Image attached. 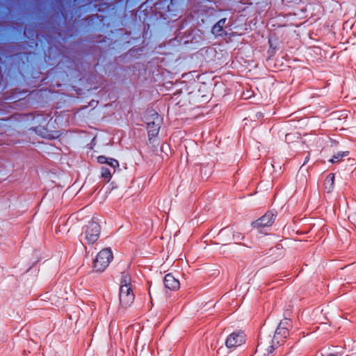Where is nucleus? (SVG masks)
<instances>
[{"label":"nucleus","instance_id":"obj_1","mask_svg":"<svg viewBox=\"0 0 356 356\" xmlns=\"http://www.w3.org/2000/svg\"><path fill=\"white\" fill-rule=\"evenodd\" d=\"M101 227L98 222L95 221H90L83 228V232L80 235V241L83 245L93 244L95 243L100 234Z\"/></svg>","mask_w":356,"mask_h":356},{"label":"nucleus","instance_id":"obj_2","mask_svg":"<svg viewBox=\"0 0 356 356\" xmlns=\"http://www.w3.org/2000/svg\"><path fill=\"white\" fill-rule=\"evenodd\" d=\"M276 341L270 334H260L255 353L259 356H271Z\"/></svg>","mask_w":356,"mask_h":356},{"label":"nucleus","instance_id":"obj_3","mask_svg":"<svg viewBox=\"0 0 356 356\" xmlns=\"http://www.w3.org/2000/svg\"><path fill=\"white\" fill-rule=\"evenodd\" d=\"M97 161L101 164H105L106 166L101 168V176L106 181H109L112 175L115 173L116 168L119 166V163L114 159H108L105 156H99Z\"/></svg>","mask_w":356,"mask_h":356},{"label":"nucleus","instance_id":"obj_4","mask_svg":"<svg viewBox=\"0 0 356 356\" xmlns=\"http://www.w3.org/2000/svg\"><path fill=\"white\" fill-rule=\"evenodd\" d=\"M113 259V254L110 249H103L96 256L93 261V269L97 272L104 271Z\"/></svg>","mask_w":356,"mask_h":356},{"label":"nucleus","instance_id":"obj_5","mask_svg":"<svg viewBox=\"0 0 356 356\" xmlns=\"http://www.w3.org/2000/svg\"><path fill=\"white\" fill-rule=\"evenodd\" d=\"M152 112L149 116L145 117V122L149 136L154 137L159 134L161 119L157 113Z\"/></svg>","mask_w":356,"mask_h":356},{"label":"nucleus","instance_id":"obj_6","mask_svg":"<svg viewBox=\"0 0 356 356\" xmlns=\"http://www.w3.org/2000/svg\"><path fill=\"white\" fill-rule=\"evenodd\" d=\"M120 302L122 307L127 308L134 302L135 295L133 288L124 286L120 289Z\"/></svg>","mask_w":356,"mask_h":356},{"label":"nucleus","instance_id":"obj_7","mask_svg":"<svg viewBox=\"0 0 356 356\" xmlns=\"http://www.w3.org/2000/svg\"><path fill=\"white\" fill-rule=\"evenodd\" d=\"M243 343H245V334L243 332H232L227 337L225 345L228 348H231L239 346Z\"/></svg>","mask_w":356,"mask_h":356},{"label":"nucleus","instance_id":"obj_8","mask_svg":"<svg viewBox=\"0 0 356 356\" xmlns=\"http://www.w3.org/2000/svg\"><path fill=\"white\" fill-rule=\"evenodd\" d=\"M275 216L272 211L266 212L263 216L252 222L254 227H264L270 225L274 220Z\"/></svg>","mask_w":356,"mask_h":356},{"label":"nucleus","instance_id":"obj_9","mask_svg":"<svg viewBox=\"0 0 356 356\" xmlns=\"http://www.w3.org/2000/svg\"><path fill=\"white\" fill-rule=\"evenodd\" d=\"M163 284L165 286L172 291H175L179 289L180 283L172 273H168L165 275L163 279Z\"/></svg>","mask_w":356,"mask_h":356},{"label":"nucleus","instance_id":"obj_10","mask_svg":"<svg viewBox=\"0 0 356 356\" xmlns=\"http://www.w3.org/2000/svg\"><path fill=\"white\" fill-rule=\"evenodd\" d=\"M288 334L289 331L286 327H282V325H278L273 338L276 341V343L279 344L280 341H282L284 339L286 338Z\"/></svg>","mask_w":356,"mask_h":356},{"label":"nucleus","instance_id":"obj_11","mask_svg":"<svg viewBox=\"0 0 356 356\" xmlns=\"http://www.w3.org/2000/svg\"><path fill=\"white\" fill-rule=\"evenodd\" d=\"M324 188L327 193H331L334 189V175L330 173L324 181Z\"/></svg>","mask_w":356,"mask_h":356},{"label":"nucleus","instance_id":"obj_12","mask_svg":"<svg viewBox=\"0 0 356 356\" xmlns=\"http://www.w3.org/2000/svg\"><path fill=\"white\" fill-rule=\"evenodd\" d=\"M225 18L220 19L216 24L213 26L211 29L212 33L216 35H222V32L223 31L222 29L225 24Z\"/></svg>","mask_w":356,"mask_h":356},{"label":"nucleus","instance_id":"obj_13","mask_svg":"<svg viewBox=\"0 0 356 356\" xmlns=\"http://www.w3.org/2000/svg\"><path fill=\"white\" fill-rule=\"evenodd\" d=\"M120 284V288L124 286H127V288H133L131 276L127 272L124 271L122 273Z\"/></svg>","mask_w":356,"mask_h":356},{"label":"nucleus","instance_id":"obj_14","mask_svg":"<svg viewBox=\"0 0 356 356\" xmlns=\"http://www.w3.org/2000/svg\"><path fill=\"white\" fill-rule=\"evenodd\" d=\"M348 152H338L337 154L333 156V157L330 160V161L332 163L339 162L342 159V158L348 156Z\"/></svg>","mask_w":356,"mask_h":356},{"label":"nucleus","instance_id":"obj_15","mask_svg":"<svg viewBox=\"0 0 356 356\" xmlns=\"http://www.w3.org/2000/svg\"><path fill=\"white\" fill-rule=\"evenodd\" d=\"M24 33L27 38H32V40H34V38H38V33L35 31L31 30L27 27L24 29Z\"/></svg>","mask_w":356,"mask_h":356},{"label":"nucleus","instance_id":"obj_16","mask_svg":"<svg viewBox=\"0 0 356 356\" xmlns=\"http://www.w3.org/2000/svg\"><path fill=\"white\" fill-rule=\"evenodd\" d=\"M279 325H282V327H286L289 331V328L291 327V320L288 318H284L280 321Z\"/></svg>","mask_w":356,"mask_h":356},{"label":"nucleus","instance_id":"obj_17","mask_svg":"<svg viewBox=\"0 0 356 356\" xmlns=\"http://www.w3.org/2000/svg\"><path fill=\"white\" fill-rule=\"evenodd\" d=\"M322 356H339L337 353H327L326 355H323Z\"/></svg>","mask_w":356,"mask_h":356},{"label":"nucleus","instance_id":"obj_18","mask_svg":"<svg viewBox=\"0 0 356 356\" xmlns=\"http://www.w3.org/2000/svg\"><path fill=\"white\" fill-rule=\"evenodd\" d=\"M309 156H306L303 165H305L309 161Z\"/></svg>","mask_w":356,"mask_h":356},{"label":"nucleus","instance_id":"obj_19","mask_svg":"<svg viewBox=\"0 0 356 356\" xmlns=\"http://www.w3.org/2000/svg\"><path fill=\"white\" fill-rule=\"evenodd\" d=\"M220 349L218 350V351H217V354H218V355H220Z\"/></svg>","mask_w":356,"mask_h":356},{"label":"nucleus","instance_id":"obj_20","mask_svg":"<svg viewBox=\"0 0 356 356\" xmlns=\"http://www.w3.org/2000/svg\"><path fill=\"white\" fill-rule=\"evenodd\" d=\"M177 0H171V3H173L174 2H176Z\"/></svg>","mask_w":356,"mask_h":356}]
</instances>
